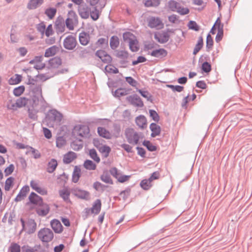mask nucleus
<instances>
[{"label": "nucleus", "mask_w": 252, "mask_h": 252, "mask_svg": "<svg viewBox=\"0 0 252 252\" xmlns=\"http://www.w3.org/2000/svg\"><path fill=\"white\" fill-rule=\"evenodd\" d=\"M29 84L30 85V90H31L32 107L33 108L43 109L46 106V102L42 94V87L40 84L33 83L34 80H29Z\"/></svg>", "instance_id": "f257e3e1"}, {"label": "nucleus", "mask_w": 252, "mask_h": 252, "mask_svg": "<svg viewBox=\"0 0 252 252\" xmlns=\"http://www.w3.org/2000/svg\"><path fill=\"white\" fill-rule=\"evenodd\" d=\"M63 119L62 114L55 109H52L48 112L46 122L49 127H57L61 125Z\"/></svg>", "instance_id": "f03ea898"}, {"label": "nucleus", "mask_w": 252, "mask_h": 252, "mask_svg": "<svg viewBox=\"0 0 252 252\" xmlns=\"http://www.w3.org/2000/svg\"><path fill=\"white\" fill-rule=\"evenodd\" d=\"M125 135L128 143L133 145H137L139 141L143 138V134L141 132H137L131 128L126 129Z\"/></svg>", "instance_id": "7ed1b4c3"}, {"label": "nucleus", "mask_w": 252, "mask_h": 252, "mask_svg": "<svg viewBox=\"0 0 252 252\" xmlns=\"http://www.w3.org/2000/svg\"><path fill=\"white\" fill-rule=\"evenodd\" d=\"M62 62L61 58L55 57L49 61L48 65L47 67V70L51 71L57 72V75L60 74H63L68 72L67 68H63L58 69V67L62 64Z\"/></svg>", "instance_id": "20e7f679"}, {"label": "nucleus", "mask_w": 252, "mask_h": 252, "mask_svg": "<svg viewBox=\"0 0 252 252\" xmlns=\"http://www.w3.org/2000/svg\"><path fill=\"white\" fill-rule=\"evenodd\" d=\"M123 38L125 41H128L130 50L132 52H137L139 48L138 41L135 36L129 32H126L123 34Z\"/></svg>", "instance_id": "39448f33"}, {"label": "nucleus", "mask_w": 252, "mask_h": 252, "mask_svg": "<svg viewBox=\"0 0 252 252\" xmlns=\"http://www.w3.org/2000/svg\"><path fill=\"white\" fill-rule=\"evenodd\" d=\"M22 230L25 231L28 234L33 233L36 229V223L33 219H29L26 222L23 219H21Z\"/></svg>", "instance_id": "423d86ee"}, {"label": "nucleus", "mask_w": 252, "mask_h": 252, "mask_svg": "<svg viewBox=\"0 0 252 252\" xmlns=\"http://www.w3.org/2000/svg\"><path fill=\"white\" fill-rule=\"evenodd\" d=\"M38 237L43 242H49L53 239L54 234L50 229L44 228L38 231Z\"/></svg>", "instance_id": "0eeeda50"}, {"label": "nucleus", "mask_w": 252, "mask_h": 252, "mask_svg": "<svg viewBox=\"0 0 252 252\" xmlns=\"http://www.w3.org/2000/svg\"><path fill=\"white\" fill-rule=\"evenodd\" d=\"M78 24V17L75 12L73 10H70L68 12L67 18L65 20V25L66 27L69 30L74 29V25Z\"/></svg>", "instance_id": "6e6552de"}, {"label": "nucleus", "mask_w": 252, "mask_h": 252, "mask_svg": "<svg viewBox=\"0 0 252 252\" xmlns=\"http://www.w3.org/2000/svg\"><path fill=\"white\" fill-rule=\"evenodd\" d=\"M73 133L81 137H87L90 133V129L88 126L78 125L74 127Z\"/></svg>", "instance_id": "1a4fd4ad"}, {"label": "nucleus", "mask_w": 252, "mask_h": 252, "mask_svg": "<svg viewBox=\"0 0 252 252\" xmlns=\"http://www.w3.org/2000/svg\"><path fill=\"white\" fill-rule=\"evenodd\" d=\"M148 25L151 29L157 30L161 29L164 27V24L160 18L151 16L147 19Z\"/></svg>", "instance_id": "9d476101"}, {"label": "nucleus", "mask_w": 252, "mask_h": 252, "mask_svg": "<svg viewBox=\"0 0 252 252\" xmlns=\"http://www.w3.org/2000/svg\"><path fill=\"white\" fill-rule=\"evenodd\" d=\"M63 44L64 48L67 50H72L75 48L77 41L74 36L70 35L64 39Z\"/></svg>", "instance_id": "9b49d317"}, {"label": "nucleus", "mask_w": 252, "mask_h": 252, "mask_svg": "<svg viewBox=\"0 0 252 252\" xmlns=\"http://www.w3.org/2000/svg\"><path fill=\"white\" fill-rule=\"evenodd\" d=\"M71 192L79 198L88 200L90 198V193L88 191L81 189L78 188H74L71 189Z\"/></svg>", "instance_id": "f8f14e48"}, {"label": "nucleus", "mask_w": 252, "mask_h": 252, "mask_svg": "<svg viewBox=\"0 0 252 252\" xmlns=\"http://www.w3.org/2000/svg\"><path fill=\"white\" fill-rule=\"evenodd\" d=\"M126 99L131 104L135 106L142 107L144 106L143 102L141 98L136 94L127 96Z\"/></svg>", "instance_id": "ddd939ff"}, {"label": "nucleus", "mask_w": 252, "mask_h": 252, "mask_svg": "<svg viewBox=\"0 0 252 252\" xmlns=\"http://www.w3.org/2000/svg\"><path fill=\"white\" fill-rule=\"evenodd\" d=\"M95 55L105 63H110L112 62V59L111 57L104 50H100L97 51L95 53Z\"/></svg>", "instance_id": "4468645a"}, {"label": "nucleus", "mask_w": 252, "mask_h": 252, "mask_svg": "<svg viewBox=\"0 0 252 252\" xmlns=\"http://www.w3.org/2000/svg\"><path fill=\"white\" fill-rule=\"evenodd\" d=\"M30 186L32 189L41 195H44L47 194V190L44 188L40 186L39 182L37 181L32 180L30 182Z\"/></svg>", "instance_id": "2eb2a0df"}, {"label": "nucleus", "mask_w": 252, "mask_h": 252, "mask_svg": "<svg viewBox=\"0 0 252 252\" xmlns=\"http://www.w3.org/2000/svg\"><path fill=\"white\" fill-rule=\"evenodd\" d=\"M32 102L31 99L27 98L25 97H21L16 100V104L18 108L27 106L29 107L31 105L32 107Z\"/></svg>", "instance_id": "dca6fc26"}, {"label": "nucleus", "mask_w": 252, "mask_h": 252, "mask_svg": "<svg viewBox=\"0 0 252 252\" xmlns=\"http://www.w3.org/2000/svg\"><path fill=\"white\" fill-rule=\"evenodd\" d=\"M78 12L82 18L86 19L89 17L91 8L86 5H82L79 7Z\"/></svg>", "instance_id": "f3484780"}, {"label": "nucleus", "mask_w": 252, "mask_h": 252, "mask_svg": "<svg viewBox=\"0 0 252 252\" xmlns=\"http://www.w3.org/2000/svg\"><path fill=\"white\" fill-rule=\"evenodd\" d=\"M39 205V206L36 209V213L40 216H45L47 215L50 211L49 205L42 203Z\"/></svg>", "instance_id": "a211bd4d"}, {"label": "nucleus", "mask_w": 252, "mask_h": 252, "mask_svg": "<svg viewBox=\"0 0 252 252\" xmlns=\"http://www.w3.org/2000/svg\"><path fill=\"white\" fill-rule=\"evenodd\" d=\"M148 54L156 58H162L167 56V52L164 49L160 48L154 50L150 53L149 52Z\"/></svg>", "instance_id": "6ab92c4d"}, {"label": "nucleus", "mask_w": 252, "mask_h": 252, "mask_svg": "<svg viewBox=\"0 0 252 252\" xmlns=\"http://www.w3.org/2000/svg\"><path fill=\"white\" fill-rule=\"evenodd\" d=\"M29 186H25L23 187L15 198V201L18 202L22 200L26 196L27 193L29 191Z\"/></svg>", "instance_id": "aec40b11"}, {"label": "nucleus", "mask_w": 252, "mask_h": 252, "mask_svg": "<svg viewBox=\"0 0 252 252\" xmlns=\"http://www.w3.org/2000/svg\"><path fill=\"white\" fill-rule=\"evenodd\" d=\"M155 38L160 43L167 42L169 38V35L167 32L159 33L155 34Z\"/></svg>", "instance_id": "412c9836"}, {"label": "nucleus", "mask_w": 252, "mask_h": 252, "mask_svg": "<svg viewBox=\"0 0 252 252\" xmlns=\"http://www.w3.org/2000/svg\"><path fill=\"white\" fill-rule=\"evenodd\" d=\"M29 199L32 204L40 205L42 203V198L33 192L30 194Z\"/></svg>", "instance_id": "4be33fe9"}, {"label": "nucleus", "mask_w": 252, "mask_h": 252, "mask_svg": "<svg viewBox=\"0 0 252 252\" xmlns=\"http://www.w3.org/2000/svg\"><path fill=\"white\" fill-rule=\"evenodd\" d=\"M150 128L152 131L151 136L155 137L160 134L161 131L160 127L156 123H152L150 126Z\"/></svg>", "instance_id": "5701e85b"}, {"label": "nucleus", "mask_w": 252, "mask_h": 252, "mask_svg": "<svg viewBox=\"0 0 252 252\" xmlns=\"http://www.w3.org/2000/svg\"><path fill=\"white\" fill-rule=\"evenodd\" d=\"M52 229L56 233H61L63 231V227L60 221L57 220H53L51 221Z\"/></svg>", "instance_id": "b1692460"}, {"label": "nucleus", "mask_w": 252, "mask_h": 252, "mask_svg": "<svg viewBox=\"0 0 252 252\" xmlns=\"http://www.w3.org/2000/svg\"><path fill=\"white\" fill-rule=\"evenodd\" d=\"M57 72L51 71L50 72L49 70H47V72L45 73H41L38 74L37 77L38 78H39L40 80L45 81L53 77H54L55 75H57Z\"/></svg>", "instance_id": "393cba45"}, {"label": "nucleus", "mask_w": 252, "mask_h": 252, "mask_svg": "<svg viewBox=\"0 0 252 252\" xmlns=\"http://www.w3.org/2000/svg\"><path fill=\"white\" fill-rule=\"evenodd\" d=\"M135 122L136 125L141 128H144L147 126V120L143 115H140L136 118Z\"/></svg>", "instance_id": "a878e982"}, {"label": "nucleus", "mask_w": 252, "mask_h": 252, "mask_svg": "<svg viewBox=\"0 0 252 252\" xmlns=\"http://www.w3.org/2000/svg\"><path fill=\"white\" fill-rule=\"evenodd\" d=\"M79 40L80 44L82 45H87L90 40L89 34L83 32L79 33Z\"/></svg>", "instance_id": "bb28decb"}, {"label": "nucleus", "mask_w": 252, "mask_h": 252, "mask_svg": "<svg viewBox=\"0 0 252 252\" xmlns=\"http://www.w3.org/2000/svg\"><path fill=\"white\" fill-rule=\"evenodd\" d=\"M101 208V203L100 199H96L91 208V213L97 215L99 213Z\"/></svg>", "instance_id": "cd10ccee"}, {"label": "nucleus", "mask_w": 252, "mask_h": 252, "mask_svg": "<svg viewBox=\"0 0 252 252\" xmlns=\"http://www.w3.org/2000/svg\"><path fill=\"white\" fill-rule=\"evenodd\" d=\"M44 0H30L28 3L27 8L29 9H35L43 4Z\"/></svg>", "instance_id": "c85d7f7f"}, {"label": "nucleus", "mask_w": 252, "mask_h": 252, "mask_svg": "<svg viewBox=\"0 0 252 252\" xmlns=\"http://www.w3.org/2000/svg\"><path fill=\"white\" fill-rule=\"evenodd\" d=\"M76 158V155L73 152H69L63 156V161L64 163L68 164L71 162Z\"/></svg>", "instance_id": "c756f323"}, {"label": "nucleus", "mask_w": 252, "mask_h": 252, "mask_svg": "<svg viewBox=\"0 0 252 252\" xmlns=\"http://www.w3.org/2000/svg\"><path fill=\"white\" fill-rule=\"evenodd\" d=\"M57 165V161L54 158L51 159L47 164V172L49 173H53L56 169Z\"/></svg>", "instance_id": "7c9ffc66"}, {"label": "nucleus", "mask_w": 252, "mask_h": 252, "mask_svg": "<svg viewBox=\"0 0 252 252\" xmlns=\"http://www.w3.org/2000/svg\"><path fill=\"white\" fill-rule=\"evenodd\" d=\"M97 132L99 135L102 137L107 139H110L111 138L112 136L110 132L104 127H98L97 128Z\"/></svg>", "instance_id": "2f4dec72"}, {"label": "nucleus", "mask_w": 252, "mask_h": 252, "mask_svg": "<svg viewBox=\"0 0 252 252\" xmlns=\"http://www.w3.org/2000/svg\"><path fill=\"white\" fill-rule=\"evenodd\" d=\"M70 192L67 189H63L59 190L60 196L66 203L70 202L69 199Z\"/></svg>", "instance_id": "473e14b6"}, {"label": "nucleus", "mask_w": 252, "mask_h": 252, "mask_svg": "<svg viewBox=\"0 0 252 252\" xmlns=\"http://www.w3.org/2000/svg\"><path fill=\"white\" fill-rule=\"evenodd\" d=\"M81 176V169L77 166H75L72 174V181L73 182L77 183Z\"/></svg>", "instance_id": "72a5a7b5"}, {"label": "nucleus", "mask_w": 252, "mask_h": 252, "mask_svg": "<svg viewBox=\"0 0 252 252\" xmlns=\"http://www.w3.org/2000/svg\"><path fill=\"white\" fill-rule=\"evenodd\" d=\"M99 152L102 154L105 157L107 158L108 157L109 153L111 152V148L109 146L107 145H101L99 148Z\"/></svg>", "instance_id": "f704fd0d"}, {"label": "nucleus", "mask_w": 252, "mask_h": 252, "mask_svg": "<svg viewBox=\"0 0 252 252\" xmlns=\"http://www.w3.org/2000/svg\"><path fill=\"white\" fill-rule=\"evenodd\" d=\"M119 39L117 36H112L110 40V46L112 49H116L119 45Z\"/></svg>", "instance_id": "c9c22d12"}, {"label": "nucleus", "mask_w": 252, "mask_h": 252, "mask_svg": "<svg viewBox=\"0 0 252 252\" xmlns=\"http://www.w3.org/2000/svg\"><path fill=\"white\" fill-rule=\"evenodd\" d=\"M83 166L86 169L89 170H94L96 167V164L89 159H87L84 161Z\"/></svg>", "instance_id": "e433bc0d"}, {"label": "nucleus", "mask_w": 252, "mask_h": 252, "mask_svg": "<svg viewBox=\"0 0 252 252\" xmlns=\"http://www.w3.org/2000/svg\"><path fill=\"white\" fill-rule=\"evenodd\" d=\"M30 153H31L33 155L35 159L39 158L41 157V154L39 152L32 147H28V150L27 151L26 154Z\"/></svg>", "instance_id": "4c0bfd02"}, {"label": "nucleus", "mask_w": 252, "mask_h": 252, "mask_svg": "<svg viewBox=\"0 0 252 252\" xmlns=\"http://www.w3.org/2000/svg\"><path fill=\"white\" fill-rule=\"evenodd\" d=\"M101 180L105 183L113 185V182L110 175L108 173H104L100 176Z\"/></svg>", "instance_id": "58836bf2"}, {"label": "nucleus", "mask_w": 252, "mask_h": 252, "mask_svg": "<svg viewBox=\"0 0 252 252\" xmlns=\"http://www.w3.org/2000/svg\"><path fill=\"white\" fill-rule=\"evenodd\" d=\"M100 13V11H99L96 7H94L93 8L92 10H91L90 15L93 20L96 21L99 18Z\"/></svg>", "instance_id": "ea45409f"}, {"label": "nucleus", "mask_w": 252, "mask_h": 252, "mask_svg": "<svg viewBox=\"0 0 252 252\" xmlns=\"http://www.w3.org/2000/svg\"><path fill=\"white\" fill-rule=\"evenodd\" d=\"M105 70L109 73L117 74L119 73L118 69L112 64L109 63L105 66Z\"/></svg>", "instance_id": "a19ab883"}, {"label": "nucleus", "mask_w": 252, "mask_h": 252, "mask_svg": "<svg viewBox=\"0 0 252 252\" xmlns=\"http://www.w3.org/2000/svg\"><path fill=\"white\" fill-rule=\"evenodd\" d=\"M203 45V40L202 36H200L198 38L197 43L196 44L193 52L194 55L196 54L202 48Z\"/></svg>", "instance_id": "79ce46f5"}, {"label": "nucleus", "mask_w": 252, "mask_h": 252, "mask_svg": "<svg viewBox=\"0 0 252 252\" xmlns=\"http://www.w3.org/2000/svg\"><path fill=\"white\" fill-rule=\"evenodd\" d=\"M127 94V91L125 89L119 88L114 92L113 95L115 97H120L121 96L126 95Z\"/></svg>", "instance_id": "37998d69"}, {"label": "nucleus", "mask_w": 252, "mask_h": 252, "mask_svg": "<svg viewBox=\"0 0 252 252\" xmlns=\"http://www.w3.org/2000/svg\"><path fill=\"white\" fill-rule=\"evenodd\" d=\"M107 187V186H105L97 181L95 182L93 184V188L96 191H98L103 192Z\"/></svg>", "instance_id": "c03bdc74"}, {"label": "nucleus", "mask_w": 252, "mask_h": 252, "mask_svg": "<svg viewBox=\"0 0 252 252\" xmlns=\"http://www.w3.org/2000/svg\"><path fill=\"white\" fill-rule=\"evenodd\" d=\"M151 182L149 179L143 180L140 183V186L143 189L148 190L152 187Z\"/></svg>", "instance_id": "a18cd8bd"}, {"label": "nucleus", "mask_w": 252, "mask_h": 252, "mask_svg": "<svg viewBox=\"0 0 252 252\" xmlns=\"http://www.w3.org/2000/svg\"><path fill=\"white\" fill-rule=\"evenodd\" d=\"M57 10L55 8H49L46 9L45 14L50 19H53L56 15Z\"/></svg>", "instance_id": "49530a36"}, {"label": "nucleus", "mask_w": 252, "mask_h": 252, "mask_svg": "<svg viewBox=\"0 0 252 252\" xmlns=\"http://www.w3.org/2000/svg\"><path fill=\"white\" fill-rule=\"evenodd\" d=\"M90 157L96 162L99 163L100 162V158L98 156L96 151L95 149H91L89 151Z\"/></svg>", "instance_id": "de8ad7c7"}, {"label": "nucleus", "mask_w": 252, "mask_h": 252, "mask_svg": "<svg viewBox=\"0 0 252 252\" xmlns=\"http://www.w3.org/2000/svg\"><path fill=\"white\" fill-rule=\"evenodd\" d=\"M180 5V3L174 0H170L168 2L169 8L172 11H176Z\"/></svg>", "instance_id": "09e8293b"}, {"label": "nucleus", "mask_w": 252, "mask_h": 252, "mask_svg": "<svg viewBox=\"0 0 252 252\" xmlns=\"http://www.w3.org/2000/svg\"><path fill=\"white\" fill-rule=\"evenodd\" d=\"M56 53V48L55 46L51 47L47 49L45 51L44 56L45 57H50L55 55Z\"/></svg>", "instance_id": "8fccbe9b"}, {"label": "nucleus", "mask_w": 252, "mask_h": 252, "mask_svg": "<svg viewBox=\"0 0 252 252\" xmlns=\"http://www.w3.org/2000/svg\"><path fill=\"white\" fill-rule=\"evenodd\" d=\"M160 4L159 0H147L145 2V5L146 7H156Z\"/></svg>", "instance_id": "3c124183"}, {"label": "nucleus", "mask_w": 252, "mask_h": 252, "mask_svg": "<svg viewBox=\"0 0 252 252\" xmlns=\"http://www.w3.org/2000/svg\"><path fill=\"white\" fill-rule=\"evenodd\" d=\"M77 53L79 57L81 58H86L88 55L89 51L87 49L80 47V48L78 49Z\"/></svg>", "instance_id": "603ef678"}, {"label": "nucleus", "mask_w": 252, "mask_h": 252, "mask_svg": "<svg viewBox=\"0 0 252 252\" xmlns=\"http://www.w3.org/2000/svg\"><path fill=\"white\" fill-rule=\"evenodd\" d=\"M13 181L14 178L12 177H10L6 179L4 186V189L6 191H8L10 190L11 187L13 185Z\"/></svg>", "instance_id": "864d4df0"}, {"label": "nucleus", "mask_w": 252, "mask_h": 252, "mask_svg": "<svg viewBox=\"0 0 252 252\" xmlns=\"http://www.w3.org/2000/svg\"><path fill=\"white\" fill-rule=\"evenodd\" d=\"M25 91V87L24 86H20L13 90V93L15 96H19L21 95Z\"/></svg>", "instance_id": "5fc2aeb1"}, {"label": "nucleus", "mask_w": 252, "mask_h": 252, "mask_svg": "<svg viewBox=\"0 0 252 252\" xmlns=\"http://www.w3.org/2000/svg\"><path fill=\"white\" fill-rule=\"evenodd\" d=\"M15 103L16 101H14L11 99L9 100L6 105L7 108L12 111L17 110L18 109V107L16 106L17 105Z\"/></svg>", "instance_id": "6e6d98bb"}, {"label": "nucleus", "mask_w": 252, "mask_h": 252, "mask_svg": "<svg viewBox=\"0 0 252 252\" xmlns=\"http://www.w3.org/2000/svg\"><path fill=\"white\" fill-rule=\"evenodd\" d=\"M32 108L33 109V110L31 109L30 107L29 108V117L33 119L34 120H35L37 119V115H36V112L37 111L36 110L40 109L39 108Z\"/></svg>", "instance_id": "4d7b16f0"}, {"label": "nucleus", "mask_w": 252, "mask_h": 252, "mask_svg": "<svg viewBox=\"0 0 252 252\" xmlns=\"http://www.w3.org/2000/svg\"><path fill=\"white\" fill-rule=\"evenodd\" d=\"M213 45V40L210 34L207 36L206 39V48L208 51H210Z\"/></svg>", "instance_id": "13d9d810"}, {"label": "nucleus", "mask_w": 252, "mask_h": 252, "mask_svg": "<svg viewBox=\"0 0 252 252\" xmlns=\"http://www.w3.org/2000/svg\"><path fill=\"white\" fill-rule=\"evenodd\" d=\"M110 173L117 180L122 174L116 167H113L109 170Z\"/></svg>", "instance_id": "bf43d9fd"}, {"label": "nucleus", "mask_w": 252, "mask_h": 252, "mask_svg": "<svg viewBox=\"0 0 252 252\" xmlns=\"http://www.w3.org/2000/svg\"><path fill=\"white\" fill-rule=\"evenodd\" d=\"M10 252H20V246L16 243H12L9 248Z\"/></svg>", "instance_id": "052dcab7"}, {"label": "nucleus", "mask_w": 252, "mask_h": 252, "mask_svg": "<svg viewBox=\"0 0 252 252\" xmlns=\"http://www.w3.org/2000/svg\"><path fill=\"white\" fill-rule=\"evenodd\" d=\"M128 54L127 51L121 50L117 51L116 56L120 59H127Z\"/></svg>", "instance_id": "680f3d73"}, {"label": "nucleus", "mask_w": 252, "mask_h": 252, "mask_svg": "<svg viewBox=\"0 0 252 252\" xmlns=\"http://www.w3.org/2000/svg\"><path fill=\"white\" fill-rule=\"evenodd\" d=\"M66 144V141L62 136L59 137L56 140V146L58 148H62Z\"/></svg>", "instance_id": "e2e57ef3"}, {"label": "nucleus", "mask_w": 252, "mask_h": 252, "mask_svg": "<svg viewBox=\"0 0 252 252\" xmlns=\"http://www.w3.org/2000/svg\"><path fill=\"white\" fill-rule=\"evenodd\" d=\"M37 30L41 33L42 35L44 34L46 26L44 22H41L36 26Z\"/></svg>", "instance_id": "0e129e2a"}, {"label": "nucleus", "mask_w": 252, "mask_h": 252, "mask_svg": "<svg viewBox=\"0 0 252 252\" xmlns=\"http://www.w3.org/2000/svg\"><path fill=\"white\" fill-rule=\"evenodd\" d=\"M149 113L150 117L154 121L157 122H158L159 120V117L155 110L151 109L149 110Z\"/></svg>", "instance_id": "69168bd1"}, {"label": "nucleus", "mask_w": 252, "mask_h": 252, "mask_svg": "<svg viewBox=\"0 0 252 252\" xmlns=\"http://www.w3.org/2000/svg\"><path fill=\"white\" fill-rule=\"evenodd\" d=\"M138 92L141 94V95L143 97L146 98L147 100H148V101L152 100V99H151L152 96H151V94L148 91L139 90Z\"/></svg>", "instance_id": "338daca9"}, {"label": "nucleus", "mask_w": 252, "mask_h": 252, "mask_svg": "<svg viewBox=\"0 0 252 252\" xmlns=\"http://www.w3.org/2000/svg\"><path fill=\"white\" fill-rule=\"evenodd\" d=\"M22 77L20 75L16 74L14 78H11L9 82L11 84H17L21 81Z\"/></svg>", "instance_id": "774afa93"}]
</instances>
